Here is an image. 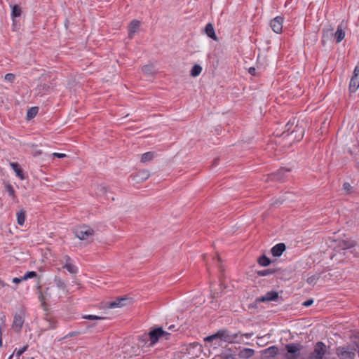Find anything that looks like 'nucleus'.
Returning a JSON list of instances; mask_svg holds the SVG:
<instances>
[{
    "mask_svg": "<svg viewBox=\"0 0 359 359\" xmlns=\"http://www.w3.org/2000/svg\"><path fill=\"white\" fill-rule=\"evenodd\" d=\"M305 133V128L302 123L296 121V118L289 121L285 126V130L280 136L285 137L290 136L292 141H300L302 140Z\"/></svg>",
    "mask_w": 359,
    "mask_h": 359,
    "instance_id": "1",
    "label": "nucleus"
},
{
    "mask_svg": "<svg viewBox=\"0 0 359 359\" xmlns=\"http://www.w3.org/2000/svg\"><path fill=\"white\" fill-rule=\"evenodd\" d=\"M239 334V332L232 333L226 329L219 330L215 334L205 337V341L210 342L215 339H220L224 342L234 343L236 341V339Z\"/></svg>",
    "mask_w": 359,
    "mask_h": 359,
    "instance_id": "2",
    "label": "nucleus"
},
{
    "mask_svg": "<svg viewBox=\"0 0 359 359\" xmlns=\"http://www.w3.org/2000/svg\"><path fill=\"white\" fill-rule=\"evenodd\" d=\"M170 334L163 330L161 327H152L149 332V338L150 341L149 346H154L160 339L163 338L165 340L169 339Z\"/></svg>",
    "mask_w": 359,
    "mask_h": 359,
    "instance_id": "3",
    "label": "nucleus"
},
{
    "mask_svg": "<svg viewBox=\"0 0 359 359\" xmlns=\"http://www.w3.org/2000/svg\"><path fill=\"white\" fill-rule=\"evenodd\" d=\"M287 351L286 359H297L301 355L302 345L300 343H291L285 346Z\"/></svg>",
    "mask_w": 359,
    "mask_h": 359,
    "instance_id": "4",
    "label": "nucleus"
},
{
    "mask_svg": "<svg viewBox=\"0 0 359 359\" xmlns=\"http://www.w3.org/2000/svg\"><path fill=\"white\" fill-rule=\"evenodd\" d=\"M327 353V346L323 341H318L313 351L309 354L308 359H323Z\"/></svg>",
    "mask_w": 359,
    "mask_h": 359,
    "instance_id": "5",
    "label": "nucleus"
},
{
    "mask_svg": "<svg viewBox=\"0 0 359 359\" xmlns=\"http://www.w3.org/2000/svg\"><path fill=\"white\" fill-rule=\"evenodd\" d=\"M73 232L76 237L82 241L88 239L94 234V230L86 225H83L75 228Z\"/></svg>",
    "mask_w": 359,
    "mask_h": 359,
    "instance_id": "6",
    "label": "nucleus"
},
{
    "mask_svg": "<svg viewBox=\"0 0 359 359\" xmlns=\"http://www.w3.org/2000/svg\"><path fill=\"white\" fill-rule=\"evenodd\" d=\"M25 322V313L23 311H20L19 313H16L14 316L13 322L12 324V328L13 330L19 333L21 332L22 325Z\"/></svg>",
    "mask_w": 359,
    "mask_h": 359,
    "instance_id": "7",
    "label": "nucleus"
},
{
    "mask_svg": "<svg viewBox=\"0 0 359 359\" xmlns=\"http://www.w3.org/2000/svg\"><path fill=\"white\" fill-rule=\"evenodd\" d=\"M359 88V62L355 66L349 83L350 93H355Z\"/></svg>",
    "mask_w": 359,
    "mask_h": 359,
    "instance_id": "8",
    "label": "nucleus"
},
{
    "mask_svg": "<svg viewBox=\"0 0 359 359\" xmlns=\"http://www.w3.org/2000/svg\"><path fill=\"white\" fill-rule=\"evenodd\" d=\"M290 171V169L281 168L277 172L271 173L269 175L267 180L271 181H283L287 177V173Z\"/></svg>",
    "mask_w": 359,
    "mask_h": 359,
    "instance_id": "9",
    "label": "nucleus"
},
{
    "mask_svg": "<svg viewBox=\"0 0 359 359\" xmlns=\"http://www.w3.org/2000/svg\"><path fill=\"white\" fill-rule=\"evenodd\" d=\"M150 176L149 172L147 170H142L131 175L130 177L136 183H141L147 180Z\"/></svg>",
    "mask_w": 359,
    "mask_h": 359,
    "instance_id": "10",
    "label": "nucleus"
},
{
    "mask_svg": "<svg viewBox=\"0 0 359 359\" xmlns=\"http://www.w3.org/2000/svg\"><path fill=\"white\" fill-rule=\"evenodd\" d=\"M283 18L281 16H277L274 18L273 20H271V27L272 30L279 34L283 30Z\"/></svg>",
    "mask_w": 359,
    "mask_h": 359,
    "instance_id": "11",
    "label": "nucleus"
},
{
    "mask_svg": "<svg viewBox=\"0 0 359 359\" xmlns=\"http://www.w3.org/2000/svg\"><path fill=\"white\" fill-rule=\"evenodd\" d=\"M279 353V349L276 346H271L262 351V355L264 359L275 358Z\"/></svg>",
    "mask_w": 359,
    "mask_h": 359,
    "instance_id": "12",
    "label": "nucleus"
},
{
    "mask_svg": "<svg viewBox=\"0 0 359 359\" xmlns=\"http://www.w3.org/2000/svg\"><path fill=\"white\" fill-rule=\"evenodd\" d=\"M130 302V299L127 297H120L115 301L109 303L108 307L110 309L119 308L127 305Z\"/></svg>",
    "mask_w": 359,
    "mask_h": 359,
    "instance_id": "13",
    "label": "nucleus"
},
{
    "mask_svg": "<svg viewBox=\"0 0 359 359\" xmlns=\"http://www.w3.org/2000/svg\"><path fill=\"white\" fill-rule=\"evenodd\" d=\"M286 246L285 244L283 243H280L274 245L271 250V254L274 257H280L283 252L285 250Z\"/></svg>",
    "mask_w": 359,
    "mask_h": 359,
    "instance_id": "14",
    "label": "nucleus"
},
{
    "mask_svg": "<svg viewBox=\"0 0 359 359\" xmlns=\"http://www.w3.org/2000/svg\"><path fill=\"white\" fill-rule=\"evenodd\" d=\"M140 25V22L137 20H133L128 26V36L132 39Z\"/></svg>",
    "mask_w": 359,
    "mask_h": 359,
    "instance_id": "15",
    "label": "nucleus"
},
{
    "mask_svg": "<svg viewBox=\"0 0 359 359\" xmlns=\"http://www.w3.org/2000/svg\"><path fill=\"white\" fill-rule=\"evenodd\" d=\"M10 165L18 177H20L21 180L25 179L23 170L21 168L20 165L18 163L12 162L10 163Z\"/></svg>",
    "mask_w": 359,
    "mask_h": 359,
    "instance_id": "16",
    "label": "nucleus"
},
{
    "mask_svg": "<svg viewBox=\"0 0 359 359\" xmlns=\"http://www.w3.org/2000/svg\"><path fill=\"white\" fill-rule=\"evenodd\" d=\"M205 34H207V36L208 37L211 38L214 41H218V38L215 34V28H214L212 24L208 23L205 26Z\"/></svg>",
    "mask_w": 359,
    "mask_h": 359,
    "instance_id": "17",
    "label": "nucleus"
},
{
    "mask_svg": "<svg viewBox=\"0 0 359 359\" xmlns=\"http://www.w3.org/2000/svg\"><path fill=\"white\" fill-rule=\"evenodd\" d=\"M345 37V32L343 30L342 25H339L337 27V29L334 34V39L336 42L340 43Z\"/></svg>",
    "mask_w": 359,
    "mask_h": 359,
    "instance_id": "18",
    "label": "nucleus"
},
{
    "mask_svg": "<svg viewBox=\"0 0 359 359\" xmlns=\"http://www.w3.org/2000/svg\"><path fill=\"white\" fill-rule=\"evenodd\" d=\"M57 327V321L51 318H46L44 322V329L46 330H53Z\"/></svg>",
    "mask_w": 359,
    "mask_h": 359,
    "instance_id": "19",
    "label": "nucleus"
},
{
    "mask_svg": "<svg viewBox=\"0 0 359 359\" xmlns=\"http://www.w3.org/2000/svg\"><path fill=\"white\" fill-rule=\"evenodd\" d=\"M255 353V351L252 348H245L241 350L239 353V356L244 359L251 358Z\"/></svg>",
    "mask_w": 359,
    "mask_h": 359,
    "instance_id": "20",
    "label": "nucleus"
},
{
    "mask_svg": "<svg viewBox=\"0 0 359 359\" xmlns=\"http://www.w3.org/2000/svg\"><path fill=\"white\" fill-rule=\"evenodd\" d=\"M26 213L24 210H20L17 212V222L20 226H22L25 221Z\"/></svg>",
    "mask_w": 359,
    "mask_h": 359,
    "instance_id": "21",
    "label": "nucleus"
},
{
    "mask_svg": "<svg viewBox=\"0 0 359 359\" xmlns=\"http://www.w3.org/2000/svg\"><path fill=\"white\" fill-rule=\"evenodd\" d=\"M155 156L154 152L149 151L142 154L141 161L142 163H148L151 161Z\"/></svg>",
    "mask_w": 359,
    "mask_h": 359,
    "instance_id": "22",
    "label": "nucleus"
},
{
    "mask_svg": "<svg viewBox=\"0 0 359 359\" xmlns=\"http://www.w3.org/2000/svg\"><path fill=\"white\" fill-rule=\"evenodd\" d=\"M355 245V243L353 241H342L339 243V246L343 250L352 248Z\"/></svg>",
    "mask_w": 359,
    "mask_h": 359,
    "instance_id": "23",
    "label": "nucleus"
},
{
    "mask_svg": "<svg viewBox=\"0 0 359 359\" xmlns=\"http://www.w3.org/2000/svg\"><path fill=\"white\" fill-rule=\"evenodd\" d=\"M257 262L260 266H267L271 262L269 258H268L265 255H263L258 258Z\"/></svg>",
    "mask_w": 359,
    "mask_h": 359,
    "instance_id": "24",
    "label": "nucleus"
},
{
    "mask_svg": "<svg viewBox=\"0 0 359 359\" xmlns=\"http://www.w3.org/2000/svg\"><path fill=\"white\" fill-rule=\"evenodd\" d=\"M11 8V17L13 19L20 17L21 15V8L18 5H14Z\"/></svg>",
    "mask_w": 359,
    "mask_h": 359,
    "instance_id": "25",
    "label": "nucleus"
},
{
    "mask_svg": "<svg viewBox=\"0 0 359 359\" xmlns=\"http://www.w3.org/2000/svg\"><path fill=\"white\" fill-rule=\"evenodd\" d=\"M267 302L276 301L278 298V293L276 291H270L265 294Z\"/></svg>",
    "mask_w": 359,
    "mask_h": 359,
    "instance_id": "26",
    "label": "nucleus"
},
{
    "mask_svg": "<svg viewBox=\"0 0 359 359\" xmlns=\"http://www.w3.org/2000/svg\"><path fill=\"white\" fill-rule=\"evenodd\" d=\"M202 72V67L199 65H195L191 69V76L193 77L198 76Z\"/></svg>",
    "mask_w": 359,
    "mask_h": 359,
    "instance_id": "27",
    "label": "nucleus"
},
{
    "mask_svg": "<svg viewBox=\"0 0 359 359\" xmlns=\"http://www.w3.org/2000/svg\"><path fill=\"white\" fill-rule=\"evenodd\" d=\"M276 271V269H264L261 271H257V273L259 276H266L271 274H273Z\"/></svg>",
    "mask_w": 359,
    "mask_h": 359,
    "instance_id": "28",
    "label": "nucleus"
},
{
    "mask_svg": "<svg viewBox=\"0 0 359 359\" xmlns=\"http://www.w3.org/2000/svg\"><path fill=\"white\" fill-rule=\"evenodd\" d=\"M63 268L66 269L70 273H76L77 272V268L71 262H66Z\"/></svg>",
    "mask_w": 359,
    "mask_h": 359,
    "instance_id": "29",
    "label": "nucleus"
},
{
    "mask_svg": "<svg viewBox=\"0 0 359 359\" xmlns=\"http://www.w3.org/2000/svg\"><path fill=\"white\" fill-rule=\"evenodd\" d=\"M5 189L8 192L9 196L13 197V198H15V191L13 186L11 184H9L8 182L6 183L5 184Z\"/></svg>",
    "mask_w": 359,
    "mask_h": 359,
    "instance_id": "30",
    "label": "nucleus"
},
{
    "mask_svg": "<svg viewBox=\"0 0 359 359\" xmlns=\"http://www.w3.org/2000/svg\"><path fill=\"white\" fill-rule=\"evenodd\" d=\"M107 192V187L100 184L97 185L96 188V194L97 195H104Z\"/></svg>",
    "mask_w": 359,
    "mask_h": 359,
    "instance_id": "31",
    "label": "nucleus"
},
{
    "mask_svg": "<svg viewBox=\"0 0 359 359\" xmlns=\"http://www.w3.org/2000/svg\"><path fill=\"white\" fill-rule=\"evenodd\" d=\"M38 112V108L37 107H32L29 109H28L27 113V116L29 119L34 118Z\"/></svg>",
    "mask_w": 359,
    "mask_h": 359,
    "instance_id": "32",
    "label": "nucleus"
},
{
    "mask_svg": "<svg viewBox=\"0 0 359 359\" xmlns=\"http://www.w3.org/2000/svg\"><path fill=\"white\" fill-rule=\"evenodd\" d=\"M318 279H319L318 275H312L307 278L306 283L309 285H314Z\"/></svg>",
    "mask_w": 359,
    "mask_h": 359,
    "instance_id": "33",
    "label": "nucleus"
},
{
    "mask_svg": "<svg viewBox=\"0 0 359 359\" xmlns=\"http://www.w3.org/2000/svg\"><path fill=\"white\" fill-rule=\"evenodd\" d=\"M55 283L57 287H59L60 289L65 290L66 288V285L65 282L60 278L55 277Z\"/></svg>",
    "mask_w": 359,
    "mask_h": 359,
    "instance_id": "34",
    "label": "nucleus"
},
{
    "mask_svg": "<svg viewBox=\"0 0 359 359\" xmlns=\"http://www.w3.org/2000/svg\"><path fill=\"white\" fill-rule=\"evenodd\" d=\"M142 72L148 75L152 74L154 73V67L152 65H144L142 67Z\"/></svg>",
    "mask_w": 359,
    "mask_h": 359,
    "instance_id": "35",
    "label": "nucleus"
},
{
    "mask_svg": "<svg viewBox=\"0 0 359 359\" xmlns=\"http://www.w3.org/2000/svg\"><path fill=\"white\" fill-rule=\"evenodd\" d=\"M36 276H37L36 272H35V271H28L27 273H26L22 276V279H24V280H27L29 278H35V277H36Z\"/></svg>",
    "mask_w": 359,
    "mask_h": 359,
    "instance_id": "36",
    "label": "nucleus"
},
{
    "mask_svg": "<svg viewBox=\"0 0 359 359\" xmlns=\"http://www.w3.org/2000/svg\"><path fill=\"white\" fill-rule=\"evenodd\" d=\"M343 189L347 193L351 194L353 192V187L348 182H344L343 184Z\"/></svg>",
    "mask_w": 359,
    "mask_h": 359,
    "instance_id": "37",
    "label": "nucleus"
},
{
    "mask_svg": "<svg viewBox=\"0 0 359 359\" xmlns=\"http://www.w3.org/2000/svg\"><path fill=\"white\" fill-rule=\"evenodd\" d=\"M39 298V300L41 302V306H42L43 309L45 311H47V304H46V302L44 300L43 294L41 292H40Z\"/></svg>",
    "mask_w": 359,
    "mask_h": 359,
    "instance_id": "38",
    "label": "nucleus"
},
{
    "mask_svg": "<svg viewBox=\"0 0 359 359\" xmlns=\"http://www.w3.org/2000/svg\"><path fill=\"white\" fill-rule=\"evenodd\" d=\"M83 318L93 320L102 319L103 318L97 316H95V315H86V316H84L83 317Z\"/></svg>",
    "mask_w": 359,
    "mask_h": 359,
    "instance_id": "39",
    "label": "nucleus"
},
{
    "mask_svg": "<svg viewBox=\"0 0 359 359\" xmlns=\"http://www.w3.org/2000/svg\"><path fill=\"white\" fill-rule=\"evenodd\" d=\"M15 78V75L11 73H8L4 76L5 80H6L9 82H13L14 81Z\"/></svg>",
    "mask_w": 359,
    "mask_h": 359,
    "instance_id": "40",
    "label": "nucleus"
},
{
    "mask_svg": "<svg viewBox=\"0 0 359 359\" xmlns=\"http://www.w3.org/2000/svg\"><path fill=\"white\" fill-rule=\"evenodd\" d=\"M220 357L221 359H236V356L231 353H222Z\"/></svg>",
    "mask_w": 359,
    "mask_h": 359,
    "instance_id": "41",
    "label": "nucleus"
},
{
    "mask_svg": "<svg viewBox=\"0 0 359 359\" xmlns=\"http://www.w3.org/2000/svg\"><path fill=\"white\" fill-rule=\"evenodd\" d=\"M28 348V346H24L22 348H20L16 351V356L20 357L22 354H23Z\"/></svg>",
    "mask_w": 359,
    "mask_h": 359,
    "instance_id": "42",
    "label": "nucleus"
},
{
    "mask_svg": "<svg viewBox=\"0 0 359 359\" xmlns=\"http://www.w3.org/2000/svg\"><path fill=\"white\" fill-rule=\"evenodd\" d=\"M139 340L141 341L142 342L146 344L149 340V333L147 334H143L142 336H140L139 337Z\"/></svg>",
    "mask_w": 359,
    "mask_h": 359,
    "instance_id": "43",
    "label": "nucleus"
},
{
    "mask_svg": "<svg viewBox=\"0 0 359 359\" xmlns=\"http://www.w3.org/2000/svg\"><path fill=\"white\" fill-rule=\"evenodd\" d=\"M313 299H309L305 301L304 302H303L302 305L304 306L309 307V306H311L313 304Z\"/></svg>",
    "mask_w": 359,
    "mask_h": 359,
    "instance_id": "44",
    "label": "nucleus"
},
{
    "mask_svg": "<svg viewBox=\"0 0 359 359\" xmlns=\"http://www.w3.org/2000/svg\"><path fill=\"white\" fill-rule=\"evenodd\" d=\"M266 299V298L265 295L257 297L255 299V303L266 302H267V300Z\"/></svg>",
    "mask_w": 359,
    "mask_h": 359,
    "instance_id": "45",
    "label": "nucleus"
},
{
    "mask_svg": "<svg viewBox=\"0 0 359 359\" xmlns=\"http://www.w3.org/2000/svg\"><path fill=\"white\" fill-rule=\"evenodd\" d=\"M52 156L59 158H65L67 156L65 154H62V153H53Z\"/></svg>",
    "mask_w": 359,
    "mask_h": 359,
    "instance_id": "46",
    "label": "nucleus"
},
{
    "mask_svg": "<svg viewBox=\"0 0 359 359\" xmlns=\"http://www.w3.org/2000/svg\"><path fill=\"white\" fill-rule=\"evenodd\" d=\"M79 334V332H71L65 337V338L73 337L77 336Z\"/></svg>",
    "mask_w": 359,
    "mask_h": 359,
    "instance_id": "47",
    "label": "nucleus"
},
{
    "mask_svg": "<svg viewBox=\"0 0 359 359\" xmlns=\"http://www.w3.org/2000/svg\"><path fill=\"white\" fill-rule=\"evenodd\" d=\"M22 280H24V279H22V277H20V278H14L13 279V283H15V284H18L20 283H21Z\"/></svg>",
    "mask_w": 359,
    "mask_h": 359,
    "instance_id": "48",
    "label": "nucleus"
},
{
    "mask_svg": "<svg viewBox=\"0 0 359 359\" xmlns=\"http://www.w3.org/2000/svg\"><path fill=\"white\" fill-rule=\"evenodd\" d=\"M248 72L251 74V75H255L256 74V69L255 67H250L248 69Z\"/></svg>",
    "mask_w": 359,
    "mask_h": 359,
    "instance_id": "49",
    "label": "nucleus"
},
{
    "mask_svg": "<svg viewBox=\"0 0 359 359\" xmlns=\"http://www.w3.org/2000/svg\"><path fill=\"white\" fill-rule=\"evenodd\" d=\"M219 161V158H215L213 161V163H212V165H214V166L217 165L218 164Z\"/></svg>",
    "mask_w": 359,
    "mask_h": 359,
    "instance_id": "50",
    "label": "nucleus"
},
{
    "mask_svg": "<svg viewBox=\"0 0 359 359\" xmlns=\"http://www.w3.org/2000/svg\"><path fill=\"white\" fill-rule=\"evenodd\" d=\"M0 346H2V333H1V327H0Z\"/></svg>",
    "mask_w": 359,
    "mask_h": 359,
    "instance_id": "51",
    "label": "nucleus"
},
{
    "mask_svg": "<svg viewBox=\"0 0 359 359\" xmlns=\"http://www.w3.org/2000/svg\"><path fill=\"white\" fill-rule=\"evenodd\" d=\"M66 262H70L71 258L68 255H65V257Z\"/></svg>",
    "mask_w": 359,
    "mask_h": 359,
    "instance_id": "52",
    "label": "nucleus"
},
{
    "mask_svg": "<svg viewBox=\"0 0 359 359\" xmlns=\"http://www.w3.org/2000/svg\"><path fill=\"white\" fill-rule=\"evenodd\" d=\"M283 200H281L280 199H278V201H276L273 204H281L283 203Z\"/></svg>",
    "mask_w": 359,
    "mask_h": 359,
    "instance_id": "53",
    "label": "nucleus"
},
{
    "mask_svg": "<svg viewBox=\"0 0 359 359\" xmlns=\"http://www.w3.org/2000/svg\"><path fill=\"white\" fill-rule=\"evenodd\" d=\"M13 357V353L12 355H10V357L8 358V359H12Z\"/></svg>",
    "mask_w": 359,
    "mask_h": 359,
    "instance_id": "54",
    "label": "nucleus"
}]
</instances>
